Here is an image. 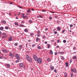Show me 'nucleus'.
Instances as JSON below:
<instances>
[{
	"mask_svg": "<svg viewBox=\"0 0 77 77\" xmlns=\"http://www.w3.org/2000/svg\"><path fill=\"white\" fill-rule=\"evenodd\" d=\"M58 54H64V52H58Z\"/></svg>",
	"mask_w": 77,
	"mask_h": 77,
	"instance_id": "nucleus-15",
	"label": "nucleus"
},
{
	"mask_svg": "<svg viewBox=\"0 0 77 77\" xmlns=\"http://www.w3.org/2000/svg\"><path fill=\"white\" fill-rule=\"evenodd\" d=\"M15 57L17 58L18 60H20V57L17 54H16L15 55Z\"/></svg>",
	"mask_w": 77,
	"mask_h": 77,
	"instance_id": "nucleus-4",
	"label": "nucleus"
},
{
	"mask_svg": "<svg viewBox=\"0 0 77 77\" xmlns=\"http://www.w3.org/2000/svg\"><path fill=\"white\" fill-rule=\"evenodd\" d=\"M30 35L31 36H34V33L33 32H31L30 33Z\"/></svg>",
	"mask_w": 77,
	"mask_h": 77,
	"instance_id": "nucleus-16",
	"label": "nucleus"
},
{
	"mask_svg": "<svg viewBox=\"0 0 77 77\" xmlns=\"http://www.w3.org/2000/svg\"><path fill=\"white\" fill-rule=\"evenodd\" d=\"M71 77H73V74H72V73H71Z\"/></svg>",
	"mask_w": 77,
	"mask_h": 77,
	"instance_id": "nucleus-50",
	"label": "nucleus"
},
{
	"mask_svg": "<svg viewBox=\"0 0 77 77\" xmlns=\"http://www.w3.org/2000/svg\"><path fill=\"white\" fill-rule=\"evenodd\" d=\"M50 20H52V17H49Z\"/></svg>",
	"mask_w": 77,
	"mask_h": 77,
	"instance_id": "nucleus-61",
	"label": "nucleus"
},
{
	"mask_svg": "<svg viewBox=\"0 0 77 77\" xmlns=\"http://www.w3.org/2000/svg\"><path fill=\"white\" fill-rule=\"evenodd\" d=\"M72 59H71L70 60V63H71L72 62Z\"/></svg>",
	"mask_w": 77,
	"mask_h": 77,
	"instance_id": "nucleus-44",
	"label": "nucleus"
},
{
	"mask_svg": "<svg viewBox=\"0 0 77 77\" xmlns=\"http://www.w3.org/2000/svg\"><path fill=\"white\" fill-rule=\"evenodd\" d=\"M37 34H41V31L40 30H38L37 31Z\"/></svg>",
	"mask_w": 77,
	"mask_h": 77,
	"instance_id": "nucleus-23",
	"label": "nucleus"
},
{
	"mask_svg": "<svg viewBox=\"0 0 77 77\" xmlns=\"http://www.w3.org/2000/svg\"><path fill=\"white\" fill-rule=\"evenodd\" d=\"M29 23H32V20H29V21H28Z\"/></svg>",
	"mask_w": 77,
	"mask_h": 77,
	"instance_id": "nucleus-39",
	"label": "nucleus"
},
{
	"mask_svg": "<svg viewBox=\"0 0 77 77\" xmlns=\"http://www.w3.org/2000/svg\"><path fill=\"white\" fill-rule=\"evenodd\" d=\"M63 42L64 43H66V40H63Z\"/></svg>",
	"mask_w": 77,
	"mask_h": 77,
	"instance_id": "nucleus-42",
	"label": "nucleus"
},
{
	"mask_svg": "<svg viewBox=\"0 0 77 77\" xmlns=\"http://www.w3.org/2000/svg\"><path fill=\"white\" fill-rule=\"evenodd\" d=\"M24 32H28V30L27 29H25L24 30Z\"/></svg>",
	"mask_w": 77,
	"mask_h": 77,
	"instance_id": "nucleus-27",
	"label": "nucleus"
},
{
	"mask_svg": "<svg viewBox=\"0 0 77 77\" xmlns=\"http://www.w3.org/2000/svg\"><path fill=\"white\" fill-rule=\"evenodd\" d=\"M33 58L34 59V60L36 61L38 59V57L37 56H36V55H34L33 56Z\"/></svg>",
	"mask_w": 77,
	"mask_h": 77,
	"instance_id": "nucleus-3",
	"label": "nucleus"
},
{
	"mask_svg": "<svg viewBox=\"0 0 77 77\" xmlns=\"http://www.w3.org/2000/svg\"><path fill=\"white\" fill-rule=\"evenodd\" d=\"M65 64H66V67H68V66H69L68 65H69L68 63V62L66 63Z\"/></svg>",
	"mask_w": 77,
	"mask_h": 77,
	"instance_id": "nucleus-20",
	"label": "nucleus"
},
{
	"mask_svg": "<svg viewBox=\"0 0 77 77\" xmlns=\"http://www.w3.org/2000/svg\"><path fill=\"white\" fill-rule=\"evenodd\" d=\"M0 59H3V57L2 56H0Z\"/></svg>",
	"mask_w": 77,
	"mask_h": 77,
	"instance_id": "nucleus-55",
	"label": "nucleus"
},
{
	"mask_svg": "<svg viewBox=\"0 0 77 77\" xmlns=\"http://www.w3.org/2000/svg\"><path fill=\"white\" fill-rule=\"evenodd\" d=\"M56 47V48H59V46L58 45Z\"/></svg>",
	"mask_w": 77,
	"mask_h": 77,
	"instance_id": "nucleus-62",
	"label": "nucleus"
},
{
	"mask_svg": "<svg viewBox=\"0 0 77 77\" xmlns=\"http://www.w3.org/2000/svg\"><path fill=\"white\" fill-rule=\"evenodd\" d=\"M1 23H3V24H5L6 23V21L4 20H2L1 21Z\"/></svg>",
	"mask_w": 77,
	"mask_h": 77,
	"instance_id": "nucleus-17",
	"label": "nucleus"
},
{
	"mask_svg": "<svg viewBox=\"0 0 77 77\" xmlns=\"http://www.w3.org/2000/svg\"><path fill=\"white\" fill-rule=\"evenodd\" d=\"M19 26H20V27H24L25 26L24 25H19Z\"/></svg>",
	"mask_w": 77,
	"mask_h": 77,
	"instance_id": "nucleus-26",
	"label": "nucleus"
},
{
	"mask_svg": "<svg viewBox=\"0 0 77 77\" xmlns=\"http://www.w3.org/2000/svg\"><path fill=\"white\" fill-rule=\"evenodd\" d=\"M50 12H51V13H52V14H54V13H55V12L51 11H50Z\"/></svg>",
	"mask_w": 77,
	"mask_h": 77,
	"instance_id": "nucleus-56",
	"label": "nucleus"
},
{
	"mask_svg": "<svg viewBox=\"0 0 77 77\" xmlns=\"http://www.w3.org/2000/svg\"><path fill=\"white\" fill-rule=\"evenodd\" d=\"M20 48H19V50H21V48H23V45H20L19 46Z\"/></svg>",
	"mask_w": 77,
	"mask_h": 77,
	"instance_id": "nucleus-8",
	"label": "nucleus"
},
{
	"mask_svg": "<svg viewBox=\"0 0 77 77\" xmlns=\"http://www.w3.org/2000/svg\"><path fill=\"white\" fill-rule=\"evenodd\" d=\"M77 58V57L76 56H75L74 57H72V59H75Z\"/></svg>",
	"mask_w": 77,
	"mask_h": 77,
	"instance_id": "nucleus-31",
	"label": "nucleus"
},
{
	"mask_svg": "<svg viewBox=\"0 0 77 77\" xmlns=\"http://www.w3.org/2000/svg\"><path fill=\"white\" fill-rule=\"evenodd\" d=\"M7 66L8 68H9L10 67V65H9V64H8L7 65Z\"/></svg>",
	"mask_w": 77,
	"mask_h": 77,
	"instance_id": "nucleus-36",
	"label": "nucleus"
},
{
	"mask_svg": "<svg viewBox=\"0 0 77 77\" xmlns=\"http://www.w3.org/2000/svg\"><path fill=\"white\" fill-rule=\"evenodd\" d=\"M4 29V28L3 26L1 27H0V30H3Z\"/></svg>",
	"mask_w": 77,
	"mask_h": 77,
	"instance_id": "nucleus-24",
	"label": "nucleus"
},
{
	"mask_svg": "<svg viewBox=\"0 0 77 77\" xmlns=\"http://www.w3.org/2000/svg\"><path fill=\"white\" fill-rule=\"evenodd\" d=\"M42 12H46V10H42Z\"/></svg>",
	"mask_w": 77,
	"mask_h": 77,
	"instance_id": "nucleus-60",
	"label": "nucleus"
},
{
	"mask_svg": "<svg viewBox=\"0 0 77 77\" xmlns=\"http://www.w3.org/2000/svg\"><path fill=\"white\" fill-rule=\"evenodd\" d=\"M2 51L4 53H8V51H7V50L5 49H3Z\"/></svg>",
	"mask_w": 77,
	"mask_h": 77,
	"instance_id": "nucleus-12",
	"label": "nucleus"
},
{
	"mask_svg": "<svg viewBox=\"0 0 77 77\" xmlns=\"http://www.w3.org/2000/svg\"><path fill=\"white\" fill-rule=\"evenodd\" d=\"M54 18H58V17L57 16H54Z\"/></svg>",
	"mask_w": 77,
	"mask_h": 77,
	"instance_id": "nucleus-63",
	"label": "nucleus"
},
{
	"mask_svg": "<svg viewBox=\"0 0 77 77\" xmlns=\"http://www.w3.org/2000/svg\"><path fill=\"white\" fill-rule=\"evenodd\" d=\"M57 29L58 31H60V30L61 28L59 26H58Z\"/></svg>",
	"mask_w": 77,
	"mask_h": 77,
	"instance_id": "nucleus-13",
	"label": "nucleus"
},
{
	"mask_svg": "<svg viewBox=\"0 0 77 77\" xmlns=\"http://www.w3.org/2000/svg\"><path fill=\"white\" fill-rule=\"evenodd\" d=\"M30 12V10H27V12H28V13H29Z\"/></svg>",
	"mask_w": 77,
	"mask_h": 77,
	"instance_id": "nucleus-47",
	"label": "nucleus"
},
{
	"mask_svg": "<svg viewBox=\"0 0 77 77\" xmlns=\"http://www.w3.org/2000/svg\"><path fill=\"white\" fill-rule=\"evenodd\" d=\"M64 77H67V73L66 72H65L64 73Z\"/></svg>",
	"mask_w": 77,
	"mask_h": 77,
	"instance_id": "nucleus-18",
	"label": "nucleus"
},
{
	"mask_svg": "<svg viewBox=\"0 0 77 77\" xmlns=\"http://www.w3.org/2000/svg\"><path fill=\"white\" fill-rule=\"evenodd\" d=\"M71 71L72 72V71H73L75 73L76 72V70L75 69H71Z\"/></svg>",
	"mask_w": 77,
	"mask_h": 77,
	"instance_id": "nucleus-6",
	"label": "nucleus"
},
{
	"mask_svg": "<svg viewBox=\"0 0 77 77\" xmlns=\"http://www.w3.org/2000/svg\"><path fill=\"white\" fill-rule=\"evenodd\" d=\"M37 48H38V49H41V47H40L39 46H38L37 47Z\"/></svg>",
	"mask_w": 77,
	"mask_h": 77,
	"instance_id": "nucleus-30",
	"label": "nucleus"
},
{
	"mask_svg": "<svg viewBox=\"0 0 77 77\" xmlns=\"http://www.w3.org/2000/svg\"><path fill=\"white\" fill-rule=\"evenodd\" d=\"M42 38L44 39H45V38H46V36L45 35H43L42 36Z\"/></svg>",
	"mask_w": 77,
	"mask_h": 77,
	"instance_id": "nucleus-33",
	"label": "nucleus"
},
{
	"mask_svg": "<svg viewBox=\"0 0 77 77\" xmlns=\"http://www.w3.org/2000/svg\"><path fill=\"white\" fill-rule=\"evenodd\" d=\"M47 60L48 62H50V58H48L47 59Z\"/></svg>",
	"mask_w": 77,
	"mask_h": 77,
	"instance_id": "nucleus-37",
	"label": "nucleus"
},
{
	"mask_svg": "<svg viewBox=\"0 0 77 77\" xmlns=\"http://www.w3.org/2000/svg\"><path fill=\"white\" fill-rule=\"evenodd\" d=\"M26 57L29 62H32V59L30 57H29V55H26Z\"/></svg>",
	"mask_w": 77,
	"mask_h": 77,
	"instance_id": "nucleus-1",
	"label": "nucleus"
},
{
	"mask_svg": "<svg viewBox=\"0 0 77 77\" xmlns=\"http://www.w3.org/2000/svg\"><path fill=\"white\" fill-rule=\"evenodd\" d=\"M3 36H4L5 38H7V37H8V36H7V35H3Z\"/></svg>",
	"mask_w": 77,
	"mask_h": 77,
	"instance_id": "nucleus-46",
	"label": "nucleus"
},
{
	"mask_svg": "<svg viewBox=\"0 0 77 77\" xmlns=\"http://www.w3.org/2000/svg\"><path fill=\"white\" fill-rule=\"evenodd\" d=\"M57 31L54 32V34H55V35H56V34H57Z\"/></svg>",
	"mask_w": 77,
	"mask_h": 77,
	"instance_id": "nucleus-52",
	"label": "nucleus"
},
{
	"mask_svg": "<svg viewBox=\"0 0 77 77\" xmlns=\"http://www.w3.org/2000/svg\"><path fill=\"white\" fill-rule=\"evenodd\" d=\"M57 43H59V42H60V40H57Z\"/></svg>",
	"mask_w": 77,
	"mask_h": 77,
	"instance_id": "nucleus-51",
	"label": "nucleus"
},
{
	"mask_svg": "<svg viewBox=\"0 0 77 77\" xmlns=\"http://www.w3.org/2000/svg\"><path fill=\"white\" fill-rule=\"evenodd\" d=\"M21 23H22L23 24H24V21H22Z\"/></svg>",
	"mask_w": 77,
	"mask_h": 77,
	"instance_id": "nucleus-54",
	"label": "nucleus"
},
{
	"mask_svg": "<svg viewBox=\"0 0 77 77\" xmlns=\"http://www.w3.org/2000/svg\"><path fill=\"white\" fill-rule=\"evenodd\" d=\"M5 29H9V27L8 26H6L5 27Z\"/></svg>",
	"mask_w": 77,
	"mask_h": 77,
	"instance_id": "nucleus-32",
	"label": "nucleus"
},
{
	"mask_svg": "<svg viewBox=\"0 0 77 77\" xmlns=\"http://www.w3.org/2000/svg\"><path fill=\"white\" fill-rule=\"evenodd\" d=\"M36 61L38 63H42V59L41 58H37Z\"/></svg>",
	"mask_w": 77,
	"mask_h": 77,
	"instance_id": "nucleus-2",
	"label": "nucleus"
},
{
	"mask_svg": "<svg viewBox=\"0 0 77 77\" xmlns=\"http://www.w3.org/2000/svg\"><path fill=\"white\" fill-rule=\"evenodd\" d=\"M24 13H22L21 17L23 18V19H26V16H24Z\"/></svg>",
	"mask_w": 77,
	"mask_h": 77,
	"instance_id": "nucleus-5",
	"label": "nucleus"
},
{
	"mask_svg": "<svg viewBox=\"0 0 77 77\" xmlns=\"http://www.w3.org/2000/svg\"><path fill=\"white\" fill-rule=\"evenodd\" d=\"M47 30H48V28H45V31H47Z\"/></svg>",
	"mask_w": 77,
	"mask_h": 77,
	"instance_id": "nucleus-59",
	"label": "nucleus"
},
{
	"mask_svg": "<svg viewBox=\"0 0 77 77\" xmlns=\"http://www.w3.org/2000/svg\"><path fill=\"white\" fill-rule=\"evenodd\" d=\"M16 63H18V62H19V60H17L16 61Z\"/></svg>",
	"mask_w": 77,
	"mask_h": 77,
	"instance_id": "nucleus-57",
	"label": "nucleus"
},
{
	"mask_svg": "<svg viewBox=\"0 0 77 77\" xmlns=\"http://www.w3.org/2000/svg\"><path fill=\"white\" fill-rule=\"evenodd\" d=\"M34 6L35 8H37L38 7V4L37 3L35 4Z\"/></svg>",
	"mask_w": 77,
	"mask_h": 77,
	"instance_id": "nucleus-21",
	"label": "nucleus"
},
{
	"mask_svg": "<svg viewBox=\"0 0 77 77\" xmlns=\"http://www.w3.org/2000/svg\"><path fill=\"white\" fill-rule=\"evenodd\" d=\"M53 51H52V50H51L50 51V54H53Z\"/></svg>",
	"mask_w": 77,
	"mask_h": 77,
	"instance_id": "nucleus-29",
	"label": "nucleus"
},
{
	"mask_svg": "<svg viewBox=\"0 0 77 77\" xmlns=\"http://www.w3.org/2000/svg\"><path fill=\"white\" fill-rule=\"evenodd\" d=\"M60 57L61 58V59L62 60H64V57L62 56H60Z\"/></svg>",
	"mask_w": 77,
	"mask_h": 77,
	"instance_id": "nucleus-22",
	"label": "nucleus"
},
{
	"mask_svg": "<svg viewBox=\"0 0 77 77\" xmlns=\"http://www.w3.org/2000/svg\"><path fill=\"white\" fill-rule=\"evenodd\" d=\"M18 43H16L14 44V45L15 46H17V45H18Z\"/></svg>",
	"mask_w": 77,
	"mask_h": 77,
	"instance_id": "nucleus-35",
	"label": "nucleus"
},
{
	"mask_svg": "<svg viewBox=\"0 0 77 77\" xmlns=\"http://www.w3.org/2000/svg\"><path fill=\"white\" fill-rule=\"evenodd\" d=\"M69 26L70 27H73V25H72V24H70Z\"/></svg>",
	"mask_w": 77,
	"mask_h": 77,
	"instance_id": "nucleus-45",
	"label": "nucleus"
},
{
	"mask_svg": "<svg viewBox=\"0 0 77 77\" xmlns=\"http://www.w3.org/2000/svg\"><path fill=\"white\" fill-rule=\"evenodd\" d=\"M6 34L5 33H3L2 35H6Z\"/></svg>",
	"mask_w": 77,
	"mask_h": 77,
	"instance_id": "nucleus-58",
	"label": "nucleus"
},
{
	"mask_svg": "<svg viewBox=\"0 0 77 77\" xmlns=\"http://www.w3.org/2000/svg\"><path fill=\"white\" fill-rule=\"evenodd\" d=\"M47 46L48 47V48H50V44H48L47 45Z\"/></svg>",
	"mask_w": 77,
	"mask_h": 77,
	"instance_id": "nucleus-25",
	"label": "nucleus"
},
{
	"mask_svg": "<svg viewBox=\"0 0 77 77\" xmlns=\"http://www.w3.org/2000/svg\"><path fill=\"white\" fill-rule=\"evenodd\" d=\"M15 25L17 26H18V22H15L14 23Z\"/></svg>",
	"mask_w": 77,
	"mask_h": 77,
	"instance_id": "nucleus-19",
	"label": "nucleus"
},
{
	"mask_svg": "<svg viewBox=\"0 0 77 77\" xmlns=\"http://www.w3.org/2000/svg\"><path fill=\"white\" fill-rule=\"evenodd\" d=\"M57 70H56V69H55L54 70V72H56V73H57Z\"/></svg>",
	"mask_w": 77,
	"mask_h": 77,
	"instance_id": "nucleus-40",
	"label": "nucleus"
},
{
	"mask_svg": "<svg viewBox=\"0 0 77 77\" xmlns=\"http://www.w3.org/2000/svg\"><path fill=\"white\" fill-rule=\"evenodd\" d=\"M65 32V29H64L62 30V33H64V32Z\"/></svg>",
	"mask_w": 77,
	"mask_h": 77,
	"instance_id": "nucleus-28",
	"label": "nucleus"
},
{
	"mask_svg": "<svg viewBox=\"0 0 77 77\" xmlns=\"http://www.w3.org/2000/svg\"><path fill=\"white\" fill-rule=\"evenodd\" d=\"M48 5H45V8H47V7H48Z\"/></svg>",
	"mask_w": 77,
	"mask_h": 77,
	"instance_id": "nucleus-41",
	"label": "nucleus"
},
{
	"mask_svg": "<svg viewBox=\"0 0 77 77\" xmlns=\"http://www.w3.org/2000/svg\"><path fill=\"white\" fill-rule=\"evenodd\" d=\"M57 23H59L60 22V20H57Z\"/></svg>",
	"mask_w": 77,
	"mask_h": 77,
	"instance_id": "nucleus-38",
	"label": "nucleus"
},
{
	"mask_svg": "<svg viewBox=\"0 0 77 77\" xmlns=\"http://www.w3.org/2000/svg\"><path fill=\"white\" fill-rule=\"evenodd\" d=\"M50 67L51 71H52V70H53L54 69V67L53 66L51 65L50 66Z\"/></svg>",
	"mask_w": 77,
	"mask_h": 77,
	"instance_id": "nucleus-7",
	"label": "nucleus"
},
{
	"mask_svg": "<svg viewBox=\"0 0 77 77\" xmlns=\"http://www.w3.org/2000/svg\"><path fill=\"white\" fill-rule=\"evenodd\" d=\"M40 36H41V35L40 34H38L37 35V36L38 37H40Z\"/></svg>",
	"mask_w": 77,
	"mask_h": 77,
	"instance_id": "nucleus-43",
	"label": "nucleus"
},
{
	"mask_svg": "<svg viewBox=\"0 0 77 77\" xmlns=\"http://www.w3.org/2000/svg\"><path fill=\"white\" fill-rule=\"evenodd\" d=\"M19 66L20 68H22V67L23 66V63H20V64Z\"/></svg>",
	"mask_w": 77,
	"mask_h": 77,
	"instance_id": "nucleus-9",
	"label": "nucleus"
},
{
	"mask_svg": "<svg viewBox=\"0 0 77 77\" xmlns=\"http://www.w3.org/2000/svg\"><path fill=\"white\" fill-rule=\"evenodd\" d=\"M36 42H38L39 41H40L41 40V39L39 38L38 37H37L36 38Z\"/></svg>",
	"mask_w": 77,
	"mask_h": 77,
	"instance_id": "nucleus-10",
	"label": "nucleus"
},
{
	"mask_svg": "<svg viewBox=\"0 0 77 77\" xmlns=\"http://www.w3.org/2000/svg\"><path fill=\"white\" fill-rule=\"evenodd\" d=\"M74 12H77V9L76 8H74Z\"/></svg>",
	"mask_w": 77,
	"mask_h": 77,
	"instance_id": "nucleus-34",
	"label": "nucleus"
},
{
	"mask_svg": "<svg viewBox=\"0 0 77 77\" xmlns=\"http://www.w3.org/2000/svg\"><path fill=\"white\" fill-rule=\"evenodd\" d=\"M12 39V37H10L8 38V40L9 41H11V40Z\"/></svg>",
	"mask_w": 77,
	"mask_h": 77,
	"instance_id": "nucleus-14",
	"label": "nucleus"
},
{
	"mask_svg": "<svg viewBox=\"0 0 77 77\" xmlns=\"http://www.w3.org/2000/svg\"><path fill=\"white\" fill-rule=\"evenodd\" d=\"M55 54H56V55H57V52H55L54 53Z\"/></svg>",
	"mask_w": 77,
	"mask_h": 77,
	"instance_id": "nucleus-64",
	"label": "nucleus"
},
{
	"mask_svg": "<svg viewBox=\"0 0 77 77\" xmlns=\"http://www.w3.org/2000/svg\"><path fill=\"white\" fill-rule=\"evenodd\" d=\"M35 45H35V44L32 45V46L33 47H35Z\"/></svg>",
	"mask_w": 77,
	"mask_h": 77,
	"instance_id": "nucleus-53",
	"label": "nucleus"
},
{
	"mask_svg": "<svg viewBox=\"0 0 77 77\" xmlns=\"http://www.w3.org/2000/svg\"><path fill=\"white\" fill-rule=\"evenodd\" d=\"M9 55L10 57H14V55H13V54L11 53H10L9 54Z\"/></svg>",
	"mask_w": 77,
	"mask_h": 77,
	"instance_id": "nucleus-11",
	"label": "nucleus"
},
{
	"mask_svg": "<svg viewBox=\"0 0 77 77\" xmlns=\"http://www.w3.org/2000/svg\"><path fill=\"white\" fill-rule=\"evenodd\" d=\"M2 39H5V36H4L3 35H2Z\"/></svg>",
	"mask_w": 77,
	"mask_h": 77,
	"instance_id": "nucleus-48",
	"label": "nucleus"
},
{
	"mask_svg": "<svg viewBox=\"0 0 77 77\" xmlns=\"http://www.w3.org/2000/svg\"><path fill=\"white\" fill-rule=\"evenodd\" d=\"M39 18H43V17H42V16L41 15H39Z\"/></svg>",
	"mask_w": 77,
	"mask_h": 77,
	"instance_id": "nucleus-49",
	"label": "nucleus"
}]
</instances>
